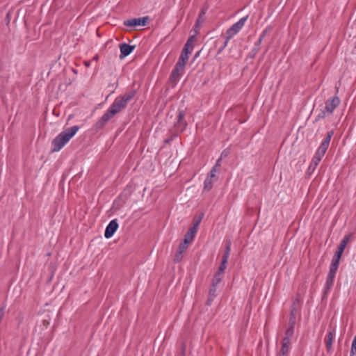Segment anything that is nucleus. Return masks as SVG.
<instances>
[{"mask_svg":"<svg viewBox=\"0 0 356 356\" xmlns=\"http://www.w3.org/2000/svg\"><path fill=\"white\" fill-rule=\"evenodd\" d=\"M120 50V59H122L129 55L134 49L135 46L129 45L126 43H121L119 46Z\"/></svg>","mask_w":356,"mask_h":356,"instance_id":"nucleus-10","label":"nucleus"},{"mask_svg":"<svg viewBox=\"0 0 356 356\" xmlns=\"http://www.w3.org/2000/svg\"><path fill=\"white\" fill-rule=\"evenodd\" d=\"M185 113L184 111H179L177 115V122L175 124V128L177 131H182L186 127V122L184 120Z\"/></svg>","mask_w":356,"mask_h":356,"instance_id":"nucleus-9","label":"nucleus"},{"mask_svg":"<svg viewBox=\"0 0 356 356\" xmlns=\"http://www.w3.org/2000/svg\"><path fill=\"white\" fill-rule=\"evenodd\" d=\"M338 266H336L334 264H330V270L328 274L334 275H336L337 270L338 269Z\"/></svg>","mask_w":356,"mask_h":356,"instance_id":"nucleus-25","label":"nucleus"},{"mask_svg":"<svg viewBox=\"0 0 356 356\" xmlns=\"http://www.w3.org/2000/svg\"><path fill=\"white\" fill-rule=\"evenodd\" d=\"M348 241V236H345L340 242L339 246H338V248H337V252H335L336 254H339V255H342L343 254V252L344 251V249L347 245V243Z\"/></svg>","mask_w":356,"mask_h":356,"instance_id":"nucleus-13","label":"nucleus"},{"mask_svg":"<svg viewBox=\"0 0 356 356\" xmlns=\"http://www.w3.org/2000/svg\"><path fill=\"white\" fill-rule=\"evenodd\" d=\"M351 353L352 354L356 353V338L354 339L353 343H352Z\"/></svg>","mask_w":356,"mask_h":356,"instance_id":"nucleus-27","label":"nucleus"},{"mask_svg":"<svg viewBox=\"0 0 356 356\" xmlns=\"http://www.w3.org/2000/svg\"><path fill=\"white\" fill-rule=\"evenodd\" d=\"M200 221H197L193 227H196V232H197V227L199 225Z\"/></svg>","mask_w":356,"mask_h":356,"instance_id":"nucleus-37","label":"nucleus"},{"mask_svg":"<svg viewBox=\"0 0 356 356\" xmlns=\"http://www.w3.org/2000/svg\"><path fill=\"white\" fill-rule=\"evenodd\" d=\"M335 275L328 274L325 282V286L327 289H330L333 284Z\"/></svg>","mask_w":356,"mask_h":356,"instance_id":"nucleus-20","label":"nucleus"},{"mask_svg":"<svg viewBox=\"0 0 356 356\" xmlns=\"http://www.w3.org/2000/svg\"><path fill=\"white\" fill-rule=\"evenodd\" d=\"M228 257L227 255H223L222 257V263H224V264H226L227 263V261H228Z\"/></svg>","mask_w":356,"mask_h":356,"instance_id":"nucleus-33","label":"nucleus"},{"mask_svg":"<svg viewBox=\"0 0 356 356\" xmlns=\"http://www.w3.org/2000/svg\"><path fill=\"white\" fill-rule=\"evenodd\" d=\"M67 143V131H63L57 137H56L51 143L52 152H58Z\"/></svg>","mask_w":356,"mask_h":356,"instance_id":"nucleus-6","label":"nucleus"},{"mask_svg":"<svg viewBox=\"0 0 356 356\" xmlns=\"http://www.w3.org/2000/svg\"><path fill=\"white\" fill-rule=\"evenodd\" d=\"M188 58H189L188 54H186V53H185V52H181L180 57L179 58V60L177 62V64H180L182 66L185 67Z\"/></svg>","mask_w":356,"mask_h":356,"instance_id":"nucleus-18","label":"nucleus"},{"mask_svg":"<svg viewBox=\"0 0 356 356\" xmlns=\"http://www.w3.org/2000/svg\"><path fill=\"white\" fill-rule=\"evenodd\" d=\"M341 255L339 254H334L333 258H332V262L331 264H334L336 266H339V261H340V259H341Z\"/></svg>","mask_w":356,"mask_h":356,"instance_id":"nucleus-23","label":"nucleus"},{"mask_svg":"<svg viewBox=\"0 0 356 356\" xmlns=\"http://www.w3.org/2000/svg\"><path fill=\"white\" fill-rule=\"evenodd\" d=\"M206 12L204 10H202L201 13H200L199 18L196 21V24L195 25V31L197 32L199 27L201 26V24L204 22V16L205 15Z\"/></svg>","mask_w":356,"mask_h":356,"instance_id":"nucleus-16","label":"nucleus"},{"mask_svg":"<svg viewBox=\"0 0 356 356\" xmlns=\"http://www.w3.org/2000/svg\"><path fill=\"white\" fill-rule=\"evenodd\" d=\"M226 268H227V264L221 262L218 272L220 273L224 274V271L226 269Z\"/></svg>","mask_w":356,"mask_h":356,"instance_id":"nucleus-26","label":"nucleus"},{"mask_svg":"<svg viewBox=\"0 0 356 356\" xmlns=\"http://www.w3.org/2000/svg\"><path fill=\"white\" fill-rule=\"evenodd\" d=\"M229 41V40H228L227 35H226V40L222 46V49H225L227 46Z\"/></svg>","mask_w":356,"mask_h":356,"instance_id":"nucleus-34","label":"nucleus"},{"mask_svg":"<svg viewBox=\"0 0 356 356\" xmlns=\"http://www.w3.org/2000/svg\"><path fill=\"white\" fill-rule=\"evenodd\" d=\"M340 102V99L337 96H334L328 99L325 102L324 108L321 110L316 116V120H321L330 115L334 109L339 105Z\"/></svg>","mask_w":356,"mask_h":356,"instance_id":"nucleus-4","label":"nucleus"},{"mask_svg":"<svg viewBox=\"0 0 356 356\" xmlns=\"http://www.w3.org/2000/svg\"><path fill=\"white\" fill-rule=\"evenodd\" d=\"M63 183H64V179H63L60 181V185H62L63 186Z\"/></svg>","mask_w":356,"mask_h":356,"instance_id":"nucleus-38","label":"nucleus"},{"mask_svg":"<svg viewBox=\"0 0 356 356\" xmlns=\"http://www.w3.org/2000/svg\"><path fill=\"white\" fill-rule=\"evenodd\" d=\"M266 31H264L262 33V34L260 35V37H259V40H258V42H257V44H259L261 42V41H262V40H263V38H264V35H266Z\"/></svg>","mask_w":356,"mask_h":356,"instance_id":"nucleus-32","label":"nucleus"},{"mask_svg":"<svg viewBox=\"0 0 356 356\" xmlns=\"http://www.w3.org/2000/svg\"><path fill=\"white\" fill-rule=\"evenodd\" d=\"M213 182V179H212L211 177H207L204 183V189L208 191L210 190L212 187Z\"/></svg>","mask_w":356,"mask_h":356,"instance_id":"nucleus-22","label":"nucleus"},{"mask_svg":"<svg viewBox=\"0 0 356 356\" xmlns=\"http://www.w3.org/2000/svg\"><path fill=\"white\" fill-rule=\"evenodd\" d=\"M195 40V35H192L189 38V39L188 40V41H190L191 44H193V42Z\"/></svg>","mask_w":356,"mask_h":356,"instance_id":"nucleus-35","label":"nucleus"},{"mask_svg":"<svg viewBox=\"0 0 356 356\" xmlns=\"http://www.w3.org/2000/svg\"><path fill=\"white\" fill-rule=\"evenodd\" d=\"M124 102H122L118 97L115 98L113 103L102 116L97 123L98 127H102L111 120L116 114L121 112L127 106L124 104Z\"/></svg>","mask_w":356,"mask_h":356,"instance_id":"nucleus-2","label":"nucleus"},{"mask_svg":"<svg viewBox=\"0 0 356 356\" xmlns=\"http://www.w3.org/2000/svg\"><path fill=\"white\" fill-rule=\"evenodd\" d=\"M181 52H185L186 54L190 55V54L192 52V50H191V48H188V45H184Z\"/></svg>","mask_w":356,"mask_h":356,"instance_id":"nucleus-29","label":"nucleus"},{"mask_svg":"<svg viewBox=\"0 0 356 356\" xmlns=\"http://www.w3.org/2000/svg\"><path fill=\"white\" fill-rule=\"evenodd\" d=\"M216 287L217 286H214L213 284H211V288L209 289V298L207 300V304L209 305L211 304L212 301L213 300L216 296Z\"/></svg>","mask_w":356,"mask_h":356,"instance_id":"nucleus-15","label":"nucleus"},{"mask_svg":"<svg viewBox=\"0 0 356 356\" xmlns=\"http://www.w3.org/2000/svg\"><path fill=\"white\" fill-rule=\"evenodd\" d=\"M185 45H188V48H191V50H193V44H191L190 41H187Z\"/></svg>","mask_w":356,"mask_h":356,"instance_id":"nucleus-36","label":"nucleus"},{"mask_svg":"<svg viewBox=\"0 0 356 356\" xmlns=\"http://www.w3.org/2000/svg\"><path fill=\"white\" fill-rule=\"evenodd\" d=\"M79 127L78 126H73L68 129V140L72 138L78 131Z\"/></svg>","mask_w":356,"mask_h":356,"instance_id":"nucleus-21","label":"nucleus"},{"mask_svg":"<svg viewBox=\"0 0 356 356\" xmlns=\"http://www.w3.org/2000/svg\"><path fill=\"white\" fill-rule=\"evenodd\" d=\"M230 250H231V248H230V243H229V244L227 245V246L226 247V250H225V254L224 255H227L228 257L229 256V253H230Z\"/></svg>","mask_w":356,"mask_h":356,"instance_id":"nucleus-31","label":"nucleus"},{"mask_svg":"<svg viewBox=\"0 0 356 356\" xmlns=\"http://www.w3.org/2000/svg\"><path fill=\"white\" fill-rule=\"evenodd\" d=\"M196 234V227H192L184 236V241L190 243L194 238Z\"/></svg>","mask_w":356,"mask_h":356,"instance_id":"nucleus-12","label":"nucleus"},{"mask_svg":"<svg viewBox=\"0 0 356 356\" xmlns=\"http://www.w3.org/2000/svg\"><path fill=\"white\" fill-rule=\"evenodd\" d=\"M188 243H187L184 241L183 243H180L179 248H178V251L180 252V253H183L188 248Z\"/></svg>","mask_w":356,"mask_h":356,"instance_id":"nucleus-24","label":"nucleus"},{"mask_svg":"<svg viewBox=\"0 0 356 356\" xmlns=\"http://www.w3.org/2000/svg\"><path fill=\"white\" fill-rule=\"evenodd\" d=\"M222 277L223 274L217 272L212 280L211 284H213L214 286H217L218 284L221 282Z\"/></svg>","mask_w":356,"mask_h":356,"instance_id":"nucleus-19","label":"nucleus"},{"mask_svg":"<svg viewBox=\"0 0 356 356\" xmlns=\"http://www.w3.org/2000/svg\"><path fill=\"white\" fill-rule=\"evenodd\" d=\"M135 96V91H131L123 96L118 97V98L122 100V102H124V104L127 106L129 101H131L133 97Z\"/></svg>","mask_w":356,"mask_h":356,"instance_id":"nucleus-14","label":"nucleus"},{"mask_svg":"<svg viewBox=\"0 0 356 356\" xmlns=\"http://www.w3.org/2000/svg\"><path fill=\"white\" fill-rule=\"evenodd\" d=\"M333 135V131H330L327 133V136L325 138L323 141L321 143V145L318 148L316 152L315 153L314 157L312 159V161L308 168V170L310 172H314L322 158L324 156L331 140L332 136Z\"/></svg>","mask_w":356,"mask_h":356,"instance_id":"nucleus-3","label":"nucleus"},{"mask_svg":"<svg viewBox=\"0 0 356 356\" xmlns=\"http://www.w3.org/2000/svg\"><path fill=\"white\" fill-rule=\"evenodd\" d=\"M118 228L117 220H112L106 227L104 236L106 238H111Z\"/></svg>","mask_w":356,"mask_h":356,"instance_id":"nucleus-8","label":"nucleus"},{"mask_svg":"<svg viewBox=\"0 0 356 356\" xmlns=\"http://www.w3.org/2000/svg\"><path fill=\"white\" fill-rule=\"evenodd\" d=\"M297 315L298 310L293 309L289 319V327L286 331L285 337L282 341V347L277 355L288 356L290 350L291 341L294 333V325L296 324Z\"/></svg>","mask_w":356,"mask_h":356,"instance_id":"nucleus-1","label":"nucleus"},{"mask_svg":"<svg viewBox=\"0 0 356 356\" xmlns=\"http://www.w3.org/2000/svg\"><path fill=\"white\" fill-rule=\"evenodd\" d=\"M216 172V167H214V168H213V169L211 170V171L210 172V173L207 177H211V179H213L216 176V175H215Z\"/></svg>","mask_w":356,"mask_h":356,"instance_id":"nucleus-28","label":"nucleus"},{"mask_svg":"<svg viewBox=\"0 0 356 356\" xmlns=\"http://www.w3.org/2000/svg\"><path fill=\"white\" fill-rule=\"evenodd\" d=\"M182 258V253H180V252L177 251V254L175 256V260L176 261H179Z\"/></svg>","mask_w":356,"mask_h":356,"instance_id":"nucleus-30","label":"nucleus"},{"mask_svg":"<svg viewBox=\"0 0 356 356\" xmlns=\"http://www.w3.org/2000/svg\"><path fill=\"white\" fill-rule=\"evenodd\" d=\"M148 19V17L134 18L124 21V24L126 26H143L146 25Z\"/></svg>","mask_w":356,"mask_h":356,"instance_id":"nucleus-7","label":"nucleus"},{"mask_svg":"<svg viewBox=\"0 0 356 356\" xmlns=\"http://www.w3.org/2000/svg\"><path fill=\"white\" fill-rule=\"evenodd\" d=\"M224 49H222V47L219 49V52H221Z\"/></svg>","mask_w":356,"mask_h":356,"instance_id":"nucleus-39","label":"nucleus"},{"mask_svg":"<svg viewBox=\"0 0 356 356\" xmlns=\"http://www.w3.org/2000/svg\"><path fill=\"white\" fill-rule=\"evenodd\" d=\"M248 16L241 18L236 23L234 24L226 32L228 40L232 39L244 26Z\"/></svg>","mask_w":356,"mask_h":356,"instance_id":"nucleus-5","label":"nucleus"},{"mask_svg":"<svg viewBox=\"0 0 356 356\" xmlns=\"http://www.w3.org/2000/svg\"><path fill=\"white\" fill-rule=\"evenodd\" d=\"M184 66L177 63L174 70L172 72L171 78L173 80L179 79L184 74Z\"/></svg>","mask_w":356,"mask_h":356,"instance_id":"nucleus-11","label":"nucleus"},{"mask_svg":"<svg viewBox=\"0 0 356 356\" xmlns=\"http://www.w3.org/2000/svg\"><path fill=\"white\" fill-rule=\"evenodd\" d=\"M334 337V333L329 332L325 337V345L327 349L332 347V341Z\"/></svg>","mask_w":356,"mask_h":356,"instance_id":"nucleus-17","label":"nucleus"}]
</instances>
